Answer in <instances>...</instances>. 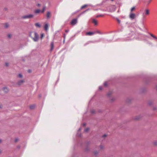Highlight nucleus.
<instances>
[{
  "label": "nucleus",
  "mask_w": 157,
  "mask_h": 157,
  "mask_svg": "<svg viewBox=\"0 0 157 157\" xmlns=\"http://www.w3.org/2000/svg\"><path fill=\"white\" fill-rule=\"evenodd\" d=\"M104 16V14H101L100 15H97L96 16V17H103Z\"/></svg>",
  "instance_id": "obj_18"
},
{
  "label": "nucleus",
  "mask_w": 157,
  "mask_h": 157,
  "mask_svg": "<svg viewBox=\"0 0 157 157\" xmlns=\"http://www.w3.org/2000/svg\"><path fill=\"white\" fill-rule=\"evenodd\" d=\"M65 34H64V39H65Z\"/></svg>",
  "instance_id": "obj_45"
},
{
  "label": "nucleus",
  "mask_w": 157,
  "mask_h": 157,
  "mask_svg": "<svg viewBox=\"0 0 157 157\" xmlns=\"http://www.w3.org/2000/svg\"><path fill=\"white\" fill-rule=\"evenodd\" d=\"M68 31H68V30H65V32H66V33H67V32H68Z\"/></svg>",
  "instance_id": "obj_46"
},
{
  "label": "nucleus",
  "mask_w": 157,
  "mask_h": 157,
  "mask_svg": "<svg viewBox=\"0 0 157 157\" xmlns=\"http://www.w3.org/2000/svg\"><path fill=\"white\" fill-rule=\"evenodd\" d=\"M142 36L144 37H148V36L142 34Z\"/></svg>",
  "instance_id": "obj_30"
},
{
  "label": "nucleus",
  "mask_w": 157,
  "mask_h": 157,
  "mask_svg": "<svg viewBox=\"0 0 157 157\" xmlns=\"http://www.w3.org/2000/svg\"><path fill=\"white\" fill-rule=\"evenodd\" d=\"M5 65L6 67H8L9 66V63H5Z\"/></svg>",
  "instance_id": "obj_34"
},
{
  "label": "nucleus",
  "mask_w": 157,
  "mask_h": 157,
  "mask_svg": "<svg viewBox=\"0 0 157 157\" xmlns=\"http://www.w3.org/2000/svg\"><path fill=\"white\" fill-rule=\"evenodd\" d=\"M50 13L49 12H48L47 13V18H49L50 16Z\"/></svg>",
  "instance_id": "obj_15"
},
{
  "label": "nucleus",
  "mask_w": 157,
  "mask_h": 157,
  "mask_svg": "<svg viewBox=\"0 0 157 157\" xmlns=\"http://www.w3.org/2000/svg\"><path fill=\"white\" fill-rule=\"evenodd\" d=\"M91 113H95V110H92L91 111Z\"/></svg>",
  "instance_id": "obj_33"
},
{
  "label": "nucleus",
  "mask_w": 157,
  "mask_h": 157,
  "mask_svg": "<svg viewBox=\"0 0 157 157\" xmlns=\"http://www.w3.org/2000/svg\"><path fill=\"white\" fill-rule=\"evenodd\" d=\"M83 126H85L86 125V123H83Z\"/></svg>",
  "instance_id": "obj_42"
},
{
  "label": "nucleus",
  "mask_w": 157,
  "mask_h": 157,
  "mask_svg": "<svg viewBox=\"0 0 157 157\" xmlns=\"http://www.w3.org/2000/svg\"><path fill=\"white\" fill-rule=\"evenodd\" d=\"M77 136L78 137H81V134H79L78 133L77 134Z\"/></svg>",
  "instance_id": "obj_32"
},
{
  "label": "nucleus",
  "mask_w": 157,
  "mask_h": 157,
  "mask_svg": "<svg viewBox=\"0 0 157 157\" xmlns=\"http://www.w3.org/2000/svg\"><path fill=\"white\" fill-rule=\"evenodd\" d=\"M116 20L117 21H118V23L120 24L121 22V21L119 19H118V18H117Z\"/></svg>",
  "instance_id": "obj_24"
},
{
  "label": "nucleus",
  "mask_w": 157,
  "mask_h": 157,
  "mask_svg": "<svg viewBox=\"0 0 157 157\" xmlns=\"http://www.w3.org/2000/svg\"><path fill=\"white\" fill-rule=\"evenodd\" d=\"M45 8H46L45 7H43V10H42V12L43 13L44 12V10H45Z\"/></svg>",
  "instance_id": "obj_31"
},
{
  "label": "nucleus",
  "mask_w": 157,
  "mask_h": 157,
  "mask_svg": "<svg viewBox=\"0 0 157 157\" xmlns=\"http://www.w3.org/2000/svg\"><path fill=\"white\" fill-rule=\"evenodd\" d=\"M3 90L5 93H7L9 91L8 88L6 87H4L3 88Z\"/></svg>",
  "instance_id": "obj_9"
},
{
  "label": "nucleus",
  "mask_w": 157,
  "mask_h": 157,
  "mask_svg": "<svg viewBox=\"0 0 157 157\" xmlns=\"http://www.w3.org/2000/svg\"><path fill=\"white\" fill-rule=\"evenodd\" d=\"M140 29L141 30H142V29H141V28H140Z\"/></svg>",
  "instance_id": "obj_53"
},
{
  "label": "nucleus",
  "mask_w": 157,
  "mask_h": 157,
  "mask_svg": "<svg viewBox=\"0 0 157 157\" xmlns=\"http://www.w3.org/2000/svg\"><path fill=\"white\" fill-rule=\"evenodd\" d=\"M11 36V35L10 34H9L8 35V37L9 38H10Z\"/></svg>",
  "instance_id": "obj_28"
},
{
  "label": "nucleus",
  "mask_w": 157,
  "mask_h": 157,
  "mask_svg": "<svg viewBox=\"0 0 157 157\" xmlns=\"http://www.w3.org/2000/svg\"><path fill=\"white\" fill-rule=\"evenodd\" d=\"M130 40V39H127L126 40Z\"/></svg>",
  "instance_id": "obj_51"
},
{
  "label": "nucleus",
  "mask_w": 157,
  "mask_h": 157,
  "mask_svg": "<svg viewBox=\"0 0 157 157\" xmlns=\"http://www.w3.org/2000/svg\"><path fill=\"white\" fill-rule=\"evenodd\" d=\"M99 89L100 90H101L102 89V87L101 86H99Z\"/></svg>",
  "instance_id": "obj_37"
},
{
  "label": "nucleus",
  "mask_w": 157,
  "mask_h": 157,
  "mask_svg": "<svg viewBox=\"0 0 157 157\" xmlns=\"http://www.w3.org/2000/svg\"><path fill=\"white\" fill-rule=\"evenodd\" d=\"M94 43V41H88L86 43V44H84V46H85L87 44H90V43Z\"/></svg>",
  "instance_id": "obj_14"
},
{
  "label": "nucleus",
  "mask_w": 157,
  "mask_h": 157,
  "mask_svg": "<svg viewBox=\"0 0 157 157\" xmlns=\"http://www.w3.org/2000/svg\"><path fill=\"white\" fill-rule=\"evenodd\" d=\"M40 12V10H35V13H38Z\"/></svg>",
  "instance_id": "obj_16"
},
{
  "label": "nucleus",
  "mask_w": 157,
  "mask_h": 157,
  "mask_svg": "<svg viewBox=\"0 0 157 157\" xmlns=\"http://www.w3.org/2000/svg\"><path fill=\"white\" fill-rule=\"evenodd\" d=\"M115 10V6H110L109 9L110 11L111 12H113Z\"/></svg>",
  "instance_id": "obj_6"
},
{
  "label": "nucleus",
  "mask_w": 157,
  "mask_h": 157,
  "mask_svg": "<svg viewBox=\"0 0 157 157\" xmlns=\"http://www.w3.org/2000/svg\"><path fill=\"white\" fill-rule=\"evenodd\" d=\"M111 94V92H109L108 94H107V95L108 96H109Z\"/></svg>",
  "instance_id": "obj_35"
},
{
  "label": "nucleus",
  "mask_w": 157,
  "mask_h": 157,
  "mask_svg": "<svg viewBox=\"0 0 157 157\" xmlns=\"http://www.w3.org/2000/svg\"><path fill=\"white\" fill-rule=\"evenodd\" d=\"M35 25L36 26L38 27H40V25L38 23H37L35 24Z\"/></svg>",
  "instance_id": "obj_17"
},
{
  "label": "nucleus",
  "mask_w": 157,
  "mask_h": 157,
  "mask_svg": "<svg viewBox=\"0 0 157 157\" xmlns=\"http://www.w3.org/2000/svg\"><path fill=\"white\" fill-rule=\"evenodd\" d=\"M87 6L86 5H84L83 6H82L81 7V9H83L84 8L86 7Z\"/></svg>",
  "instance_id": "obj_21"
},
{
  "label": "nucleus",
  "mask_w": 157,
  "mask_h": 157,
  "mask_svg": "<svg viewBox=\"0 0 157 157\" xmlns=\"http://www.w3.org/2000/svg\"><path fill=\"white\" fill-rule=\"evenodd\" d=\"M24 82V80H21L20 81H18V82L17 83V84L18 85H21L22 83H23Z\"/></svg>",
  "instance_id": "obj_7"
},
{
  "label": "nucleus",
  "mask_w": 157,
  "mask_h": 157,
  "mask_svg": "<svg viewBox=\"0 0 157 157\" xmlns=\"http://www.w3.org/2000/svg\"><path fill=\"white\" fill-rule=\"evenodd\" d=\"M33 17V15L32 14H29L27 15L23 16L21 18L24 19L29 18H30Z\"/></svg>",
  "instance_id": "obj_3"
},
{
  "label": "nucleus",
  "mask_w": 157,
  "mask_h": 157,
  "mask_svg": "<svg viewBox=\"0 0 157 157\" xmlns=\"http://www.w3.org/2000/svg\"><path fill=\"white\" fill-rule=\"evenodd\" d=\"M1 153V151H0V154Z\"/></svg>",
  "instance_id": "obj_54"
},
{
  "label": "nucleus",
  "mask_w": 157,
  "mask_h": 157,
  "mask_svg": "<svg viewBox=\"0 0 157 157\" xmlns=\"http://www.w3.org/2000/svg\"><path fill=\"white\" fill-rule=\"evenodd\" d=\"M106 134H104V135H103L102 137H106Z\"/></svg>",
  "instance_id": "obj_41"
},
{
  "label": "nucleus",
  "mask_w": 157,
  "mask_h": 157,
  "mask_svg": "<svg viewBox=\"0 0 157 157\" xmlns=\"http://www.w3.org/2000/svg\"><path fill=\"white\" fill-rule=\"evenodd\" d=\"M92 22L95 25H98V22L95 19H93L92 20Z\"/></svg>",
  "instance_id": "obj_10"
},
{
  "label": "nucleus",
  "mask_w": 157,
  "mask_h": 157,
  "mask_svg": "<svg viewBox=\"0 0 157 157\" xmlns=\"http://www.w3.org/2000/svg\"><path fill=\"white\" fill-rule=\"evenodd\" d=\"M88 10H89V9L86 10L85 11L83 12V13H84L85 12H86V11H88Z\"/></svg>",
  "instance_id": "obj_43"
},
{
  "label": "nucleus",
  "mask_w": 157,
  "mask_h": 157,
  "mask_svg": "<svg viewBox=\"0 0 157 157\" xmlns=\"http://www.w3.org/2000/svg\"><path fill=\"white\" fill-rule=\"evenodd\" d=\"M135 9V7H132L131 9V12L133 10H134Z\"/></svg>",
  "instance_id": "obj_23"
},
{
  "label": "nucleus",
  "mask_w": 157,
  "mask_h": 157,
  "mask_svg": "<svg viewBox=\"0 0 157 157\" xmlns=\"http://www.w3.org/2000/svg\"><path fill=\"white\" fill-rule=\"evenodd\" d=\"M48 24H46L44 26V29L46 31H47L48 30Z\"/></svg>",
  "instance_id": "obj_12"
},
{
  "label": "nucleus",
  "mask_w": 157,
  "mask_h": 157,
  "mask_svg": "<svg viewBox=\"0 0 157 157\" xmlns=\"http://www.w3.org/2000/svg\"><path fill=\"white\" fill-rule=\"evenodd\" d=\"M150 14V10L148 9H145L144 11L142 13V15L143 17L147 15H148Z\"/></svg>",
  "instance_id": "obj_2"
},
{
  "label": "nucleus",
  "mask_w": 157,
  "mask_h": 157,
  "mask_svg": "<svg viewBox=\"0 0 157 157\" xmlns=\"http://www.w3.org/2000/svg\"><path fill=\"white\" fill-rule=\"evenodd\" d=\"M104 85L105 86H107V83L106 82H105L104 83Z\"/></svg>",
  "instance_id": "obj_27"
},
{
  "label": "nucleus",
  "mask_w": 157,
  "mask_h": 157,
  "mask_svg": "<svg viewBox=\"0 0 157 157\" xmlns=\"http://www.w3.org/2000/svg\"><path fill=\"white\" fill-rule=\"evenodd\" d=\"M2 107V105H0V108L1 109Z\"/></svg>",
  "instance_id": "obj_44"
},
{
  "label": "nucleus",
  "mask_w": 157,
  "mask_h": 157,
  "mask_svg": "<svg viewBox=\"0 0 157 157\" xmlns=\"http://www.w3.org/2000/svg\"><path fill=\"white\" fill-rule=\"evenodd\" d=\"M51 51H52L53 50L54 47V42H52L51 43Z\"/></svg>",
  "instance_id": "obj_11"
},
{
  "label": "nucleus",
  "mask_w": 157,
  "mask_h": 157,
  "mask_svg": "<svg viewBox=\"0 0 157 157\" xmlns=\"http://www.w3.org/2000/svg\"><path fill=\"white\" fill-rule=\"evenodd\" d=\"M2 142V140L1 139H0V143H1Z\"/></svg>",
  "instance_id": "obj_48"
},
{
  "label": "nucleus",
  "mask_w": 157,
  "mask_h": 157,
  "mask_svg": "<svg viewBox=\"0 0 157 157\" xmlns=\"http://www.w3.org/2000/svg\"><path fill=\"white\" fill-rule=\"evenodd\" d=\"M31 37L34 41H37L39 39V35L35 32H31L29 34Z\"/></svg>",
  "instance_id": "obj_1"
},
{
  "label": "nucleus",
  "mask_w": 157,
  "mask_h": 157,
  "mask_svg": "<svg viewBox=\"0 0 157 157\" xmlns=\"http://www.w3.org/2000/svg\"><path fill=\"white\" fill-rule=\"evenodd\" d=\"M18 140V139L17 138H16L15 140V142H17Z\"/></svg>",
  "instance_id": "obj_36"
},
{
  "label": "nucleus",
  "mask_w": 157,
  "mask_h": 157,
  "mask_svg": "<svg viewBox=\"0 0 157 157\" xmlns=\"http://www.w3.org/2000/svg\"><path fill=\"white\" fill-rule=\"evenodd\" d=\"M154 145L155 146H157V141H156L154 142Z\"/></svg>",
  "instance_id": "obj_26"
},
{
  "label": "nucleus",
  "mask_w": 157,
  "mask_h": 157,
  "mask_svg": "<svg viewBox=\"0 0 157 157\" xmlns=\"http://www.w3.org/2000/svg\"><path fill=\"white\" fill-rule=\"evenodd\" d=\"M135 14L134 13H131L129 15V18L132 20L135 18Z\"/></svg>",
  "instance_id": "obj_5"
},
{
  "label": "nucleus",
  "mask_w": 157,
  "mask_h": 157,
  "mask_svg": "<svg viewBox=\"0 0 157 157\" xmlns=\"http://www.w3.org/2000/svg\"><path fill=\"white\" fill-rule=\"evenodd\" d=\"M100 148L101 149H102L103 148V146L101 145L100 146Z\"/></svg>",
  "instance_id": "obj_39"
},
{
  "label": "nucleus",
  "mask_w": 157,
  "mask_h": 157,
  "mask_svg": "<svg viewBox=\"0 0 157 157\" xmlns=\"http://www.w3.org/2000/svg\"><path fill=\"white\" fill-rule=\"evenodd\" d=\"M111 1H113V0H111Z\"/></svg>",
  "instance_id": "obj_52"
},
{
  "label": "nucleus",
  "mask_w": 157,
  "mask_h": 157,
  "mask_svg": "<svg viewBox=\"0 0 157 157\" xmlns=\"http://www.w3.org/2000/svg\"><path fill=\"white\" fill-rule=\"evenodd\" d=\"M89 130V128H87L84 130V132H87Z\"/></svg>",
  "instance_id": "obj_22"
},
{
  "label": "nucleus",
  "mask_w": 157,
  "mask_h": 157,
  "mask_svg": "<svg viewBox=\"0 0 157 157\" xmlns=\"http://www.w3.org/2000/svg\"><path fill=\"white\" fill-rule=\"evenodd\" d=\"M81 130V128H79L78 129V133L79 132H80V131Z\"/></svg>",
  "instance_id": "obj_38"
},
{
  "label": "nucleus",
  "mask_w": 157,
  "mask_h": 157,
  "mask_svg": "<svg viewBox=\"0 0 157 157\" xmlns=\"http://www.w3.org/2000/svg\"><path fill=\"white\" fill-rule=\"evenodd\" d=\"M97 33H99V34H101V33L99 31H97Z\"/></svg>",
  "instance_id": "obj_40"
},
{
  "label": "nucleus",
  "mask_w": 157,
  "mask_h": 157,
  "mask_svg": "<svg viewBox=\"0 0 157 157\" xmlns=\"http://www.w3.org/2000/svg\"><path fill=\"white\" fill-rule=\"evenodd\" d=\"M18 76L20 78H21L22 77V75L21 74H20L18 75Z\"/></svg>",
  "instance_id": "obj_25"
},
{
  "label": "nucleus",
  "mask_w": 157,
  "mask_h": 157,
  "mask_svg": "<svg viewBox=\"0 0 157 157\" xmlns=\"http://www.w3.org/2000/svg\"><path fill=\"white\" fill-rule=\"evenodd\" d=\"M77 22V19L75 18L73 19L71 22V24L72 25H75Z\"/></svg>",
  "instance_id": "obj_4"
},
{
  "label": "nucleus",
  "mask_w": 157,
  "mask_h": 157,
  "mask_svg": "<svg viewBox=\"0 0 157 157\" xmlns=\"http://www.w3.org/2000/svg\"><path fill=\"white\" fill-rule=\"evenodd\" d=\"M40 4H37V6H40Z\"/></svg>",
  "instance_id": "obj_47"
},
{
  "label": "nucleus",
  "mask_w": 157,
  "mask_h": 157,
  "mask_svg": "<svg viewBox=\"0 0 157 157\" xmlns=\"http://www.w3.org/2000/svg\"><path fill=\"white\" fill-rule=\"evenodd\" d=\"M138 119H139V118H136L135 119L136 120H138Z\"/></svg>",
  "instance_id": "obj_49"
},
{
  "label": "nucleus",
  "mask_w": 157,
  "mask_h": 157,
  "mask_svg": "<svg viewBox=\"0 0 157 157\" xmlns=\"http://www.w3.org/2000/svg\"><path fill=\"white\" fill-rule=\"evenodd\" d=\"M35 105H30L29 107L30 109H33L35 108Z\"/></svg>",
  "instance_id": "obj_19"
},
{
  "label": "nucleus",
  "mask_w": 157,
  "mask_h": 157,
  "mask_svg": "<svg viewBox=\"0 0 157 157\" xmlns=\"http://www.w3.org/2000/svg\"><path fill=\"white\" fill-rule=\"evenodd\" d=\"M149 35L152 37L155 40H157V37L155 36L153 34L151 33H149Z\"/></svg>",
  "instance_id": "obj_8"
},
{
  "label": "nucleus",
  "mask_w": 157,
  "mask_h": 157,
  "mask_svg": "<svg viewBox=\"0 0 157 157\" xmlns=\"http://www.w3.org/2000/svg\"><path fill=\"white\" fill-rule=\"evenodd\" d=\"M44 35L43 34H41V36H40L41 39H42V38L44 37Z\"/></svg>",
  "instance_id": "obj_29"
},
{
  "label": "nucleus",
  "mask_w": 157,
  "mask_h": 157,
  "mask_svg": "<svg viewBox=\"0 0 157 157\" xmlns=\"http://www.w3.org/2000/svg\"><path fill=\"white\" fill-rule=\"evenodd\" d=\"M102 11H105V10H102Z\"/></svg>",
  "instance_id": "obj_50"
},
{
  "label": "nucleus",
  "mask_w": 157,
  "mask_h": 157,
  "mask_svg": "<svg viewBox=\"0 0 157 157\" xmlns=\"http://www.w3.org/2000/svg\"><path fill=\"white\" fill-rule=\"evenodd\" d=\"M9 27V24L7 23H6L5 24V28H7Z\"/></svg>",
  "instance_id": "obj_20"
},
{
  "label": "nucleus",
  "mask_w": 157,
  "mask_h": 157,
  "mask_svg": "<svg viewBox=\"0 0 157 157\" xmlns=\"http://www.w3.org/2000/svg\"><path fill=\"white\" fill-rule=\"evenodd\" d=\"M94 32H87L86 33V35H92L94 34Z\"/></svg>",
  "instance_id": "obj_13"
}]
</instances>
